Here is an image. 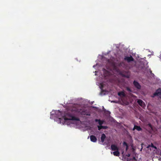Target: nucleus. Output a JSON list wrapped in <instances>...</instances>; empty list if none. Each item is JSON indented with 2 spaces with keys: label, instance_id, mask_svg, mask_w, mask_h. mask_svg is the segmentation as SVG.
I'll use <instances>...</instances> for the list:
<instances>
[{
  "label": "nucleus",
  "instance_id": "1",
  "mask_svg": "<svg viewBox=\"0 0 161 161\" xmlns=\"http://www.w3.org/2000/svg\"><path fill=\"white\" fill-rule=\"evenodd\" d=\"M63 118H64L65 121L67 120H79V118L73 116L71 114H67L63 116Z\"/></svg>",
  "mask_w": 161,
  "mask_h": 161
},
{
  "label": "nucleus",
  "instance_id": "2",
  "mask_svg": "<svg viewBox=\"0 0 161 161\" xmlns=\"http://www.w3.org/2000/svg\"><path fill=\"white\" fill-rule=\"evenodd\" d=\"M69 110H70L72 112H80V107L77 105H74L71 107H70Z\"/></svg>",
  "mask_w": 161,
  "mask_h": 161
},
{
  "label": "nucleus",
  "instance_id": "3",
  "mask_svg": "<svg viewBox=\"0 0 161 161\" xmlns=\"http://www.w3.org/2000/svg\"><path fill=\"white\" fill-rule=\"evenodd\" d=\"M80 111L78 112V113H80V114L82 115H86L90 116V113H87L86 110L85 109H82L80 108Z\"/></svg>",
  "mask_w": 161,
  "mask_h": 161
},
{
  "label": "nucleus",
  "instance_id": "4",
  "mask_svg": "<svg viewBox=\"0 0 161 161\" xmlns=\"http://www.w3.org/2000/svg\"><path fill=\"white\" fill-rule=\"evenodd\" d=\"M124 60L126 61L128 63L131 61H133L134 60V58L131 56L125 57L124 58Z\"/></svg>",
  "mask_w": 161,
  "mask_h": 161
},
{
  "label": "nucleus",
  "instance_id": "5",
  "mask_svg": "<svg viewBox=\"0 0 161 161\" xmlns=\"http://www.w3.org/2000/svg\"><path fill=\"white\" fill-rule=\"evenodd\" d=\"M133 84L136 88L138 89H140L141 88V86L139 83L136 80H134Z\"/></svg>",
  "mask_w": 161,
  "mask_h": 161
},
{
  "label": "nucleus",
  "instance_id": "6",
  "mask_svg": "<svg viewBox=\"0 0 161 161\" xmlns=\"http://www.w3.org/2000/svg\"><path fill=\"white\" fill-rule=\"evenodd\" d=\"M137 103L142 108H144L145 107V103L142 100L138 99L137 101Z\"/></svg>",
  "mask_w": 161,
  "mask_h": 161
},
{
  "label": "nucleus",
  "instance_id": "7",
  "mask_svg": "<svg viewBox=\"0 0 161 161\" xmlns=\"http://www.w3.org/2000/svg\"><path fill=\"white\" fill-rule=\"evenodd\" d=\"M161 94V89L158 88L156 90L155 92L153 94V95L154 96H158Z\"/></svg>",
  "mask_w": 161,
  "mask_h": 161
},
{
  "label": "nucleus",
  "instance_id": "8",
  "mask_svg": "<svg viewBox=\"0 0 161 161\" xmlns=\"http://www.w3.org/2000/svg\"><path fill=\"white\" fill-rule=\"evenodd\" d=\"M111 149L112 151L119 150L118 147L114 144H112L111 146Z\"/></svg>",
  "mask_w": 161,
  "mask_h": 161
},
{
  "label": "nucleus",
  "instance_id": "9",
  "mask_svg": "<svg viewBox=\"0 0 161 161\" xmlns=\"http://www.w3.org/2000/svg\"><path fill=\"white\" fill-rule=\"evenodd\" d=\"M91 141L94 142H97V139L96 137L94 135H91L90 136Z\"/></svg>",
  "mask_w": 161,
  "mask_h": 161
},
{
  "label": "nucleus",
  "instance_id": "10",
  "mask_svg": "<svg viewBox=\"0 0 161 161\" xmlns=\"http://www.w3.org/2000/svg\"><path fill=\"white\" fill-rule=\"evenodd\" d=\"M118 95L120 97H124L126 96V95L123 91H121L118 93Z\"/></svg>",
  "mask_w": 161,
  "mask_h": 161
},
{
  "label": "nucleus",
  "instance_id": "11",
  "mask_svg": "<svg viewBox=\"0 0 161 161\" xmlns=\"http://www.w3.org/2000/svg\"><path fill=\"white\" fill-rule=\"evenodd\" d=\"M106 137L104 133H103L102 134L101 139V141L102 143H103L105 140V139Z\"/></svg>",
  "mask_w": 161,
  "mask_h": 161
},
{
  "label": "nucleus",
  "instance_id": "12",
  "mask_svg": "<svg viewBox=\"0 0 161 161\" xmlns=\"http://www.w3.org/2000/svg\"><path fill=\"white\" fill-rule=\"evenodd\" d=\"M97 127L99 130H100L102 129H106L107 128V126H102V125H98Z\"/></svg>",
  "mask_w": 161,
  "mask_h": 161
},
{
  "label": "nucleus",
  "instance_id": "13",
  "mask_svg": "<svg viewBox=\"0 0 161 161\" xmlns=\"http://www.w3.org/2000/svg\"><path fill=\"white\" fill-rule=\"evenodd\" d=\"M113 154L114 156H119V150L115 151L113 152Z\"/></svg>",
  "mask_w": 161,
  "mask_h": 161
},
{
  "label": "nucleus",
  "instance_id": "14",
  "mask_svg": "<svg viewBox=\"0 0 161 161\" xmlns=\"http://www.w3.org/2000/svg\"><path fill=\"white\" fill-rule=\"evenodd\" d=\"M134 129H136L138 131H141L142 130L140 126L137 125H135Z\"/></svg>",
  "mask_w": 161,
  "mask_h": 161
},
{
  "label": "nucleus",
  "instance_id": "15",
  "mask_svg": "<svg viewBox=\"0 0 161 161\" xmlns=\"http://www.w3.org/2000/svg\"><path fill=\"white\" fill-rule=\"evenodd\" d=\"M103 85L102 84H100V88L101 89V93H102L104 92V91L103 89Z\"/></svg>",
  "mask_w": 161,
  "mask_h": 161
},
{
  "label": "nucleus",
  "instance_id": "16",
  "mask_svg": "<svg viewBox=\"0 0 161 161\" xmlns=\"http://www.w3.org/2000/svg\"><path fill=\"white\" fill-rule=\"evenodd\" d=\"M104 121L103 120H101L100 119L98 121V123L99 124V125H101L103 123Z\"/></svg>",
  "mask_w": 161,
  "mask_h": 161
},
{
  "label": "nucleus",
  "instance_id": "17",
  "mask_svg": "<svg viewBox=\"0 0 161 161\" xmlns=\"http://www.w3.org/2000/svg\"><path fill=\"white\" fill-rule=\"evenodd\" d=\"M147 126H148L149 128L150 129V130H153V127L151 124H148Z\"/></svg>",
  "mask_w": 161,
  "mask_h": 161
},
{
  "label": "nucleus",
  "instance_id": "18",
  "mask_svg": "<svg viewBox=\"0 0 161 161\" xmlns=\"http://www.w3.org/2000/svg\"><path fill=\"white\" fill-rule=\"evenodd\" d=\"M126 90L129 92H131L132 91L128 87H127L126 88Z\"/></svg>",
  "mask_w": 161,
  "mask_h": 161
},
{
  "label": "nucleus",
  "instance_id": "19",
  "mask_svg": "<svg viewBox=\"0 0 161 161\" xmlns=\"http://www.w3.org/2000/svg\"><path fill=\"white\" fill-rule=\"evenodd\" d=\"M123 145L124 146H128L127 144L125 142H123Z\"/></svg>",
  "mask_w": 161,
  "mask_h": 161
},
{
  "label": "nucleus",
  "instance_id": "20",
  "mask_svg": "<svg viewBox=\"0 0 161 161\" xmlns=\"http://www.w3.org/2000/svg\"><path fill=\"white\" fill-rule=\"evenodd\" d=\"M100 119H96L95 120V122H98L99 121Z\"/></svg>",
  "mask_w": 161,
  "mask_h": 161
},
{
  "label": "nucleus",
  "instance_id": "21",
  "mask_svg": "<svg viewBox=\"0 0 161 161\" xmlns=\"http://www.w3.org/2000/svg\"><path fill=\"white\" fill-rule=\"evenodd\" d=\"M151 147L154 148H156V147L152 143L151 144Z\"/></svg>",
  "mask_w": 161,
  "mask_h": 161
},
{
  "label": "nucleus",
  "instance_id": "22",
  "mask_svg": "<svg viewBox=\"0 0 161 161\" xmlns=\"http://www.w3.org/2000/svg\"><path fill=\"white\" fill-rule=\"evenodd\" d=\"M130 153H128V154L126 155V156H127V157H130Z\"/></svg>",
  "mask_w": 161,
  "mask_h": 161
},
{
  "label": "nucleus",
  "instance_id": "23",
  "mask_svg": "<svg viewBox=\"0 0 161 161\" xmlns=\"http://www.w3.org/2000/svg\"><path fill=\"white\" fill-rule=\"evenodd\" d=\"M128 146H127L126 147L125 150L127 151L128 150Z\"/></svg>",
  "mask_w": 161,
  "mask_h": 161
},
{
  "label": "nucleus",
  "instance_id": "24",
  "mask_svg": "<svg viewBox=\"0 0 161 161\" xmlns=\"http://www.w3.org/2000/svg\"><path fill=\"white\" fill-rule=\"evenodd\" d=\"M149 72H150V74H152V70H151V69H149Z\"/></svg>",
  "mask_w": 161,
  "mask_h": 161
},
{
  "label": "nucleus",
  "instance_id": "25",
  "mask_svg": "<svg viewBox=\"0 0 161 161\" xmlns=\"http://www.w3.org/2000/svg\"><path fill=\"white\" fill-rule=\"evenodd\" d=\"M58 114H60V115H61V112L60 111H58Z\"/></svg>",
  "mask_w": 161,
  "mask_h": 161
},
{
  "label": "nucleus",
  "instance_id": "26",
  "mask_svg": "<svg viewBox=\"0 0 161 161\" xmlns=\"http://www.w3.org/2000/svg\"><path fill=\"white\" fill-rule=\"evenodd\" d=\"M61 117V116H57V117H58V118H59V119H61V118H59V117Z\"/></svg>",
  "mask_w": 161,
  "mask_h": 161
},
{
  "label": "nucleus",
  "instance_id": "27",
  "mask_svg": "<svg viewBox=\"0 0 161 161\" xmlns=\"http://www.w3.org/2000/svg\"><path fill=\"white\" fill-rule=\"evenodd\" d=\"M151 75L153 76L154 75V74L153 73L152 74H151Z\"/></svg>",
  "mask_w": 161,
  "mask_h": 161
},
{
  "label": "nucleus",
  "instance_id": "28",
  "mask_svg": "<svg viewBox=\"0 0 161 161\" xmlns=\"http://www.w3.org/2000/svg\"><path fill=\"white\" fill-rule=\"evenodd\" d=\"M133 159H135V157H133Z\"/></svg>",
  "mask_w": 161,
  "mask_h": 161
}]
</instances>
